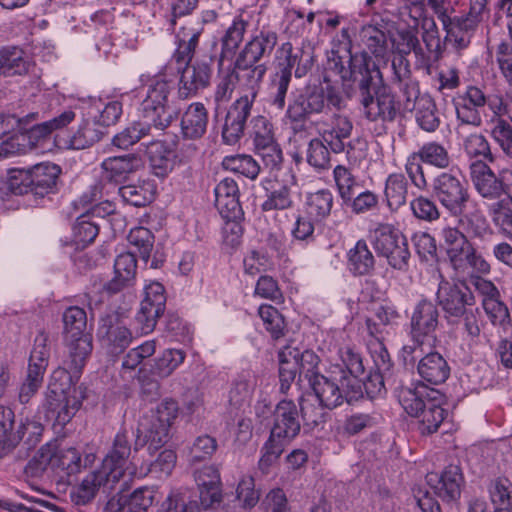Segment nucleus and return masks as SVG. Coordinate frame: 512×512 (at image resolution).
<instances>
[{
    "instance_id": "obj_1",
    "label": "nucleus",
    "mask_w": 512,
    "mask_h": 512,
    "mask_svg": "<svg viewBox=\"0 0 512 512\" xmlns=\"http://www.w3.org/2000/svg\"><path fill=\"white\" fill-rule=\"evenodd\" d=\"M276 72L272 77L271 104L278 110H283L286 105V94L294 75L301 78L312 67V56L301 47H293L290 42L282 43L276 51Z\"/></svg>"
},
{
    "instance_id": "obj_2",
    "label": "nucleus",
    "mask_w": 512,
    "mask_h": 512,
    "mask_svg": "<svg viewBox=\"0 0 512 512\" xmlns=\"http://www.w3.org/2000/svg\"><path fill=\"white\" fill-rule=\"evenodd\" d=\"M361 104L364 113L370 121L395 120L398 113L395 97L386 86H378L373 82V77L363 78L359 86Z\"/></svg>"
},
{
    "instance_id": "obj_3",
    "label": "nucleus",
    "mask_w": 512,
    "mask_h": 512,
    "mask_svg": "<svg viewBox=\"0 0 512 512\" xmlns=\"http://www.w3.org/2000/svg\"><path fill=\"white\" fill-rule=\"evenodd\" d=\"M96 338L107 353L119 355L132 343L133 333L126 317L117 312H110L100 316Z\"/></svg>"
},
{
    "instance_id": "obj_4",
    "label": "nucleus",
    "mask_w": 512,
    "mask_h": 512,
    "mask_svg": "<svg viewBox=\"0 0 512 512\" xmlns=\"http://www.w3.org/2000/svg\"><path fill=\"white\" fill-rule=\"evenodd\" d=\"M484 7L485 0H476L464 16L451 18L446 11L438 16L447 32V40L457 50L466 49L470 45L471 39L482 21L481 13Z\"/></svg>"
},
{
    "instance_id": "obj_5",
    "label": "nucleus",
    "mask_w": 512,
    "mask_h": 512,
    "mask_svg": "<svg viewBox=\"0 0 512 512\" xmlns=\"http://www.w3.org/2000/svg\"><path fill=\"white\" fill-rule=\"evenodd\" d=\"M171 85L164 79H156L148 86L146 97L142 101L144 118L153 123L158 130L167 128L174 119V112L168 108V95Z\"/></svg>"
},
{
    "instance_id": "obj_6",
    "label": "nucleus",
    "mask_w": 512,
    "mask_h": 512,
    "mask_svg": "<svg viewBox=\"0 0 512 512\" xmlns=\"http://www.w3.org/2000/svg\"><path fill=\"white\" fill-rule=\"evenodd\" d=\"M433 191L438 201L452 215H461L470 200L467 185L451 173H441L434 180Z\"/></svg>"
},
{
    "instance_id": "obj_7",
    "label": "nucleus",
    "mask_w": 512,
    "mask_h": 512,
    "mask_svg": "<svg viewBox=\"0 0 512 512\" xmlns=\"http://www.w3.org/2000/svg\"><path fill=\"white\" fill-rule=\"evenodd\" d=\"M325 108L324 93L300 94L289 103L283 122L293 133L303 132L307 129L310 117L324 112Z\"/></svg>"
},
{
    "instance_id": "obj_8",
    "label": "nucleus",
    "mask_w": 512,
    "mask_h": 512,
    "mask_svg": "<svg viewBox=\"0 0 512 512\" xmlns=\"http://www.w3.org/2000/svg\"><path fill=\"white\" fill-rule=\"evenodd\" d=\"M437 300L447 318H460L475 303L474 296L464 283L442 280L437 290Z\"/></svg>"
},
{
    "instance_id": "obj_9",
    "label": "nucleus",
    "mask_w": 512,
    "mask_h": 512,
    "mask_svg": "<svg viewBox=\"0 0 512 512\" xmlns=\"http://www.w3.org/2000/svg\"><path fill=\"white\" fill-rule=\"evenodd\" d=\"M300 429L296 404L292 400L280 401L273 412V425L269 438L287 445L299 434Z\"/></svg>"
},
{
    "instance_id": "obj_10",
    "label": "nucleus",
    "mask_w": 512,
    "mask_h": 512,
    "mask_svg": "<svg viewBox=\"0 0 512 512\" xmlns=\"http://www.w3.org/2000/svg\"><path fill=\"white\" fill-rule=\"evenodd\" d=\"M439 313L437 307L430 301H420L413 310L411 316V337L419 345L435 342V332L438 327Z\"/></svg>"
},
{
    "instance_id": "obj_11",
    "label": "nucleus",
    "mask_w": 512,
    "mask_h": 512,
    "mask_svg": "<svg viewBox=\"0 0 512 512\" xmlns=\"http://www.w3.org/2000/svg\"><path fill=\"white\" fill-rule=\"evenodd\" d=\"M178 405L172 399L162 401L153 414V422L148 430L147 450L152 456L168 440L169 429L178 415Z\"/></svg>"
},
{
    "instance_id": "obj_12",
    "label": "nucleus",
    "mask_w": 512,
    "mask_h": 512,
    "mask_svg": "<svg viewBox=\"0 0 512 512\" xmlns=\"http://www.w3.org/2000/svg\"><path fill=\"white\" fill-rule=\"evenodd\" d=\"M234 76L236 77L240 99L249 100L255 102L261 83L268 70L266 64H255L235 58L233 67H230Z\"/></svg>"
},
{
    "instance_id": "obj_13",
    "label": "nucleus",
    "mask_w": 512,
    "mask_h": 512,
    "mask_svg": "<svg viewBox=\"0 0 512 512\" xmlns=\"http://www.w3.org/2000/svg\"><path fill=\"white\" fill-rule=\"evenodd\" d=\"M487 101L488 97L482 89L474 85L468 86L454 102L457 120L463 125L479 127L482 124L481 112Z\"/></svg>"
},
{
    "instance_id": "obj_14",
    "label": "nucleus",
    "mask_w": 512,
    "mask_h": 512,
    "mask_svg": "<svg viewBox=\"0 0 512 512\" xmlns=\"http://www.w3.org/2000/svg\"><path fill=\"white\" fill-rule=\"evenodd\" d=\"M471 180L476 191L484 199V204L504 196L503 172L498 178L486 162H472Z\"/></svg>"
},
{
    "instance_id": "obj_15",
    "label": "nucleus",
    "mask_w": 512,
    "mask_h": 512,
    "mask_svg": "<svg viewBox=\"0 0 512 512\" xmlns=\"http://www.w3.org/2000/svg\"><path fill=\"white\" fill-rule=\"evenodd\" d=\"M426 481L439 498L446 502H453L461 495L464 479L461 469L457 465H449L440 475L428 473Z\"/></svg>"
},
{
    "instance_id": "obj_16",
    "label": "nucleus",
    "mask_w": 512,
    "mask_h": 512,
    "mask_svg": "<svg viewBox=\"0 0 512 512\" xmlns=\"http://www.w3.org/2000/svg\"><path fill=\"white\" fill-rule=\"evenodd\" d=\"M254 102L237 98L230 106L222 128V138L232 145L244 135L246 122L251 115Z\"/></svg>"
},
{
    "instance_id": "obj_17",
    "label": "nucleus",
    "mask_w": 512,
    "mask_h": 512,
    "mask_svg": "<svg viewBox=\"0 0 512 512\" xmlns=\"http://www.w3.org/2000/svg\"><path fill=\"white\" fill-rule=\"evenodd\" d=\"M14 413L10 408L0 407V444L2 447H9L13 449L19 441L23 438L26 432L30 435L39 436L42 432V426L35 421L26 420L22 423L19 430L14 432ZM29 442L33 441V437L27 438Z\"/></svg>"
},
{
    "instance_id": "obj_18",
    "label": "nucleus",
    "mask_w": 512,
    "mask_h": 512,
    "mask_svg": "<svg viewBox=\"0 0 512 512\" xmlns=\"http://www.w3.org/2000/svg\"><path fill=\"white\" fill-rule=\"evenodd\" d=\"M155 491L150 487H140L130 494H117L108 500L104 512H147L152 506Z\"/></svg>"
},
{
    "instance_id": "obj_19",
    "label": "nucleus",
    "mask_w": 512,
    "mask_h": 512,
    "mask_svg": "<svg viewBox=\"0 0 512 512\" xmlns=\"http://www.w3.org/2000/svg\"><path fill=\"white\" fill-rule=\"evenodd\" d=\"M347 60L336 52H332V56L328 59V69L335 72L343 81L352 80L360 82L363 78H368L371 72L363 55H351L347 52Z\"/></svg>"
},
{
    "instance_id": "obj_20",
    "label": "nucleus",
    "mask_w": 512,
    "mask_h": 512,
    "mask_svg": "<svg viewBox=\"0 0 512 512\" xmlns=\"http://www.w3.org/2000/svg\"><path fill=\"white\" fill-rule=\"evenodd\" d=\"M131 451V441L127 431H119L114 437L110 451L102 461L103 467L112 472V479H121L124 476Z\"/></svg>"
},
{
    "instance_id": "obj_21",
    "label": "nucleus",
    "mask_w": 512,
    "mask_h": 512,
    "mask_svg": "<svg viewBox=\"0 0 512 512\" xmlns=\"http://www.w3.org/2000/svg\"><path fill=\"white\" fill-rule=\"evenodd\" d=\"M277 42L276 32L261 30L243 46L236 57L255 64H264L261 61L270 57Z\"/></svg>"
},
{
    "instance_id": "obj_22",
    "label": "nucleus",
    "mask_w": 512,
    "mask_h": 512,
    "mask_svg": "<svg viewBox=\"0 0 512 512\" xmlns=\"http://www.w3.org/2000/svg\"><path fill=\"white\" fill-rule=\"evenodd\" d=\"M318 126L333 152L337 153L344 149L342 139L347 138L352 130V123L347 116L339 112L332 113L318 122Z\"/></svg>"
},
{
    "instance_id": "obj_23",
    "label": "nucleus",
    "mask_w": 512,
    "mask_h": 512,
    "mask_svg": "<svg viewBox=\"0 0 512 512\" xmlns=\"http://www.w3.org/2000/svg\"><path fill=\"white\" fill-rule=\"evenodd\" d=\"M112 472L106 470L103 465L101 468L90 472L78 485L75 492L77 504L85 505L92 501L101 487L112 489L120 479H112Z\"/></svg>"
},
{
    "instance_id": "obj_24",
    "label": "nucleus",
    "mask_w": 512,
    "mask_h": 512,
    "mask_svg": "<svg viewBox=\"0 0 512 512\" xmlns=\"http://www.w3.org/2000/svg\"><path fill=\"white\" fill-rule=\"evenodd\" d=\"M211 77L210 65L201 62L186 65L181 72L179 82V95L188 98L195 95L200 89L208 86Z\"/></svg>"
},
{
    "instance_id": "obj_25",
    "label": "nucleus",
    "mask_w": 512,
    "mask_h": 512,
    "mask_svg": "<svg viewBox=\"0 0 512 512\" xmlns=\"http://www.w3.org/2000/svg\"><path fill=\"white\" fill-rule=\"evenodd\" d=\"M60 394L61 396L58 393H52L48 387L45 405L59 423L66 424L80 408L82 396L81 393L68 395L60 392Z\"/></svg>"
},
{
    "instance_id": "obj_26",
    "label": "nucleus",
    "mask_w": 512,
    "mask_h": 512,
    "mask_svg": "<svg viewBox=\"0 0 512 512\" xmlns=\"http://www.w3.org/2000/svg\"><path fill=\"white\" fill-rule=\"evenodd\" d=\"M417 372L423 381L439 385L448 379L450 367L440 353L429 352L419 359Z\"/></svg>"
},
{
    "instance_id": "obj_27",
    "label": "nucleus",
    "mask_w": 512,
    "mask_h": 512,
    "mask_svg": "<svg viewBox=\"0 0 512 512\" xmlns=\"http://www.w3.org/2000/svg\"><path fill=\"white\" fill-rule=\"evenodd\" d=\"M238 186L232 179L222 180L215 188V205L223 218H238L241 206L238 198Z\"/></svg>"
},
{
    "instance_id": "obj_28",
    "label": "nucleus",
    "mask_w": 512,
    "mask_h": 512,
    "mask_svg": "<svg viewBox=\"0 0 512 512\" xmlns=\"http://www.w3.org/2000/svg\"><path fill=\"white\" fill-rule=\"evenodd\" d=\"M208 112L200 102L190 104L181 117V133L187 139L201 138L207 129Z\"/></svg>"
},
{
    "instance_id": "obj_29",
    "label": "nucleus",
    "mask_w": 512,
    "mask_h": 512,
    "mask_svg": "<svg viewBox=\"0 0 512 512\" xmlns=\"http://www.w3.org/2000/svg\"><path fill=\"white\" fill-rule=\"evenodd\" d=\"M65 343L67 348L65 365L74 374L80 375L93 349L92 337L90 334H85L65 338Z\"/></svg>"
},
{
    "instance_id": "obj_30",
    "label": "nucleus",
    "mask_w": 512,
    "mask_h": 512,
    "mask_svg": "<svg viewBox=\"0 0 512 512\" xmlns=\"http://www.w3.org/2000/svg\"><path fill=\"white\" fill-rule=\"evenodd\" d=\"M137 261L135 255L130 252L117 256L114 263L115 277L104 288L109 293H117L129 285L135 278Z\"/></svg>"
},
{
    "instance_id": "obj_31",
    "label": "nucleus",
    "mask_w": 512,
    "mask_h": 512,
    "mask_svg": "<svg viewBox=\"0 0 512 512\" xmlns=\"http://www.w3.org/2000/svg\"><path fill=\"white\" fill-rule=\"evenodd\" d=\"M309 384L316 400L327 409H334L343 404L340 385L335 381L320 375L313 377Z\"/></svg>"
},
{
    "instance_id": "obj_32",
    "label": "nucleus",
    "mask_w": 512,
    "mask_h": 512,
    "mask_svg": "<svg viewBox=\"0 0 512 512\" xmlns=\"http://www.w3.org/2000/svg\"><path fill=\"white\" fill-rule=\"evenodd\" d=\"M33 193L44 196L56 186L61 168L54 162H39L32 167Z\"/></svg>"
},
{
    "instance_id": "obj_33",
    "label": "nucleus",
    "mask_w": 512,
    "mask_h": 512,
    "mask_svg": "<svg viewBox=\"0 0 512 512\" xmlns=\"http://www.w3.org/2000/svg\"><path fill=\"white\" fill-rule=\"evenodd\" d=\"M441 236L447 248V254L453 268H462L463 262L461 257L463 251L469 248L471 244L463 231L458 230L456 227L446 226L441 230Z\"/></svg>"
},
{
    "instance_id": "obj_34",
    "label": "nucleus",
    "mask_w": 512,
    "mask_h": 512,
    "mask_svg": "<svg viewBox=\"0 0 512 512\" xmlns=\"http://www.w3.org/2000/svg\"><path fill=\"white\" fill-rule=\"evenodd\" d=\"M28 71V62L22 49L5 47L0 50V76L23 75Z\"/></svg>"
},
{
    "instance_id": "obj_35",
    "label": "nucleus",
    "mask_w": 512,
    "mask_h": 512,
    "mask_svg": "<svg viewBox=\"0 0 512 512\" xmlns=\"http://www.w3.org/2000/svg\"><path fill=\"white\" fill-rule=\"evenodd\" d=\"M447 416V411L436 401L429 398L425 409L419 414L418 430L422 435H431L438 431Z\"/></svg>"
},
{
    "instance_id": "obj_36",
    "label": "nucleus",
    "mask_w": 512,
    "mask_h": 512,
    "mask_svg": "<svg viewBox=\"0 0 512 512\" xmlns=\"http://www.w3.org/2000/svg\"><path fill=\"white\" fill-rule=\"evenodd\" d=\"M348 265L354 275H368L375 265V259L364 240H359L348 253Z\"/></svg>"
},
{
    "instance_id": "obj_37",
    "label": "nucleus",
    "mask_w": 512,
    "mask_h": 512,
    "mask_svg": "<svg viewBox=\"0 0 512 512\" xmlns=\"http://www.w3.org/2000/svg\"><path fill=\"white\" fill-rule=\"evenodd\" d=\"M359 38L376 57H384L388 50V37L382 27L367 24L361 27Z\"/></svg>"
},
{
    "instance_id": "obj_38",
    "label": "nucleus",
    "mask_w": 512,
    "mask_h": 512,
    "mask_svg": "<svg viewBox=\"0 0 512 512\" xmlns=\"http://www.w3.org/2000/svg\"><path fill=\"white\" fill-rule=\"evenodd\" d=\"M415 111V119L418 125L427 132H434L440 125V119L437 114V107L434 100L427 94H423L413 105Z\"/></svg>"
},
{
    "instance_id": "obj_39",
    "label": "nucleus",
    "mask_w": 512,
    "mask_h": 512,
    "mask_svg": "<svg viewBox=\"0 0 512 512\" xmlns=\"http://www.w3.org/2000/svg\"><path fill=\"white\" fill-rule=\"evenodd\" d=\"M305 204L310 217L316 221L323 220L331 213L333 194L328 189L309 193L306 197Z\"/></svg>"
},
{
    "instance_id": "obj_40",
    "label": "nucleus",
    "mask_w": 512,
    "mask_h": 512,
    "mask_svg": "<svg viewBox=\"0 0 512 512\" xmlns=\"http://www.w3.org/2000/svg\"><path fill=\"white\" fill-rule=\"evenodd\" d=\"M458 220L464 234L470 238H484L486 235L491 234L489 224L484 215L479 211L475 210L468 213H462L459 215Z\"/></svg>"
},
{
    "instance_id": "obj_41",
    "label": "nucleus",
    "mask_w": 512,
    "mask_h": 512,
    "mask_svg": "<svg viewBox=\"0 0 512 512\" xmlns=\"http://www.w3.org/2000/svg\"><path fill=\"white\" fill-rule=\"evenodd\" d=\"M387 205L391 210H397L406 203L407 183L401 174L388 177L385 187Z\"/></svg>"
},
{
    "instance_id": "obj_42",
    "label": "nucleus",
    "mask_w": 512,
    "mask_h": 512,
    "mask_svg": "<svg viewBox=\"0 0 512 512\" xmlns=\"http://www.w3.org/2000/svg\"><path fill=\"white\" fill-rule=\"evenodd\" d=\"M284 350L287 351L288 356L293 359L295 366L299 368L300 374H303L309 383L313 377L321 375L317 371L320 360L313 351L305 350L299 353L297 349L286 348Z\"/></svg>"
},
{
    "instance_id": "obj_43",
    "label": "nucleus",
    "mask_w": 512,
    "mask_h": 512,
    "mask_svg": "<svg viewBox=\"0 0 512 512\" xmlns=\"http://www.w3.org/2000/svg\"><path fill=\"white\" fill-rule=\"evenodd\" d=\"M64 337H76L87 334V315L84 309L78 306L67 308L63 314Z\"/></svg>"
},
{
    "instance_id": "obj_44",
    "label": "nucleus",
    "mask_w": 512,
    "mask_h": 512,
    "mask_svg": "<svg viewBox=\"0 0 512 512\" xmlns=\"http://www.w3.org/2000/svg\"><path fill=\"white\" fill-rule=\"evenodd\" d=\"M404 239L392 226L382 224L375 230L374 247L379 254L387 257Z\"/></svg>"
},
{
    "instance_id": "obj_45",
    "label": "nucleus",
    "mask_w": 512,
    "mask_h": 512,
    "mask_svg": "<svg viewBox=\"0 0 512 512\" xmlns=\"http://www.w3.org/2000/svg\"><path fill=\"white\" fill-rule=\"evenodd\" d=\"M482 306L493 325L507 330L511 326V317L507 306L500 301L499 296L483 298Z\"/></svg>"
},
{
    "instance_id": "obj_46",
    "label": "nucleus",
    "mask_w": 512,
    "mask_h": 512,
    "mask_svg": "<svg viewBox=\"0 0 512 512\" xmlns=\"http://www.w3.org/2000/svg\"><path fill=\"white\" fill-rule=\"evenodd\" d=\"M184 359L185 353L182 350L167 349L155 360L152 372L158 377L166 378L183 363Z\"/></svg>"
},
{
    "instance_id": "obj_47",
    "label": "nucleus",
    "mask_w": 512,
    "mask_h": 512,
    "mask_svg": "<svg viewBox=\"0 0 512 512\" xmlns=\"http://www.w3.org/2000/svg\"><path fill=\"white\" fill-rule=\"evenodd\" d=\"M165 307L154 305V303L142 300L140 308L136 314V322L143 334L152 332L157 324L159 317L164 313Z\"/></svg>"
},
{
    "instance_id": "obj_48",
    "label": "nucleus",
    "mask_w": 512,
    "mask_h": 512,
    "mask_svg": "<svg viewBox=\"0 0 512 512\" xmlns=\"http://www.w3.org/2000/svg\"><path fill=\"white\" fill-rule=\"evenodd\" d=\"M217 440L208 435L203 434L195 438L189 449V460L192 463H199L210 459L217 451Z\"/></svg>"
},
{
    "instance_id": "obj_49",
    "label": "nucleus",
    "mask_w": 512,
    "mask_h": 512,
    "mask_svg": "<svg viewBox=\"0 0 512 512\" xmlns=\"http://www.w3.org/2000/svg\"><path fill=\"white\" fill-rule=\"evenodd\" d=\"M79 376L74 374L67 366L66 368L59 367L53 371L48 387L52 393H58L60 396V391L61 393H68V395L80 393L73 382V378L78 379Z\"/></svg>"
},
{
    "instance_id": "obj_50",
    "label": "nucleus",
    "mask_w": 512,
    "mask_h": 512,
    "mask_svg": "<svg viewBox=\"0 0 512 512\" xmlns=\"http://www.w3.org/2000/svg\"><path fill=\"white\" fill-rule=\"evenodd\" d=\"M155 352L156 343L153 340L146 341L140 346L132 348L123 358V373L134 371L138 366H140L143 363L145 359L154 355Z\"/></svg>"
},
{
    "instance_id": "obj_51",
    "label": "nucleus",
    "mask_w": 512,
    "mask_h": 512,
    "mask_svg": "<svg viewBox=\"0 0 512 512\" xmlns=\"http://www.w3.org/2000/svg\"><path fill=\"white\" fill-rule=\"evenodd\" d=\"M103 132L96 128L95 123L85 122L71 137L66 148L80 150L85 149L99 141Z\"/></svg>"
},
{
    "instance_id": "obj_52",
    "label": "nucleus",
    "mask_w": 512,
    "mask_h": 512,
    "mask_svg": "<svg viewBox=\"0 0 512 512\" xmlns=\"http://www.w3.org/2000/svg\"><path fill=\"white\" fill-rule=\"evenodd\" d=\"M258 314L265 329L271 334L272 338L279 339L284 336V319L276 308L264 304L259 307Z\"/></svg>"
},
{
    "instance_id": "obj_53",
    "label": "nucleus",
    "mask_w": 512,
    "mask_h": 512,
    "mask_svg": "<svg viewBox=\"0 0 512 512\" xmlns=\"http://www.w3.org/2000/svg\"><path fill=\"white\" fill-rule=\"evenodd\" d=\"M486 207L493 223L501 230L511 222L512 202L510 199L502 196L490 203H486Z\"/></svg>"
},
{
    "instance_id": "obj_54",
    "label": "nucleus",
    "mask_w": 512,
    "mask_h": 512,
    "mask_svg": "<svg viewBox=\"0 0 512 512\" xmlns=\"http://www.w3.org/2000/svg\"><path fill=\"white\" fill-rule=\"evenodd\" d=\"M128 242L136 247L143 260L147 261L153 248L154 236L145 227H135L128 234Z\"/></svg>"
},
{
    "instance_id": "obj_55",
    "label": "nucleus",
    "mask_w": 512,
    "mask_h": 512,
    "mask_svg": "<svg viewBox=\"0 0 512 512\" xmlns=\"http://www.w3.org/2000/svg\"><path fill=\"white\" fill-rule=\"evenodd\" d=\"M237 85L238 83L236 77L234 76V72H232L230 67L226 69H220L218 83L214 93V100L217 103L228 102L231 99Z\"/></svg>"
},
{
    "instance_id": "obj_56",
    "label": "nucleus",
    "mask_w": 512,
    "mask_h": 512,
    "mask_svg": "<svg viewBox=\"0 0 512 512\" xmlns=\"http://www.w3.org/2000/svg\"><path fill=\"white\" fill-rule=\"evenodd\" d=\"M236 499L244 508L254 507L259 499L260 493L255 489L254 478L250 475H243L236 487Z\"/></svg>"
},
{
    "instance_id": "obj_57",
    "label": "nucleus",
    "mask_w": 512,
    "mask_h": 512,
    "mask_svg": "<svg viewBox=\"0 0 512 512\" xmlns=\"http://www.w3.org/2000/svg\"><path fill=\"white\" fill-rule=\"evenodd\" d=\"M399 402L403 409L411 416L418 417L425 409L429 398H423L419 391L402 388L398 394Z\"/></svg>"
},
{
    "instance_id": "obj_58",
    "label": "nucleus",
    "mask_w": 512,
    "mask_h": 512,
    "mask_svg": "<svg viewBox=\"0 0 512 512\" xmlns=\"http://www.w3.org/2000/svg\"><path fill=\"white\" fill-rule=\"evenodd\" d=\"M327 407L320 402L316 404L310 398H301L300 410L305 425L315 427L325 422Z\"/></svg>"
},
{
    "instance_id": "obj_59",
    "label": "nucleus",
    "mask_w": 512,
    "mask_h": 512,
    "mask_svg": "<svg viewBox=\"0 0 512 512\" xmlns=\"http://www.w3.org/2000/svg\"><path fill=\"white\" fill-rule=\"evenodd\" d=\"M294 206V201L291 197L290 189L287 186H282L279 189L271 191L266 200L262 203L261 208L265 212L273 210H288Z\"/></svg>"
},
{
    "instance_id": "obj_60",
    "label": "nucleus",
    "mask_w": 512,
    "mask_h": 512,
    "mask_svg": "<svg viewBox=\"0 0 512 512\" xmlns=\"http://www.w3.org/2000/svg\"><path fill=\"white\" fill-rule=\"evenodd\" d=\"M413 215L422 221L432 222L439 219L440 211L436 203L428 197L419 196L410 202Z\"/></svg>"
},
{
    "instance_id": "obj_61",
    "label": "nucleus",
    "mask_w": 512,
    "mask_h": 512,
    "mask_svg": "<svg viewBox=\"0 0 512 512\" xmlns=\"http://www.w3.org/2000/svg\"><path fill=\"white\" fill-rule=\"evenodd\" d=\"M122 198L129 204L142 207L152 202L154 193L145 186L126 185L120 188Z\"/></svg>"
},
{
    "instance_id": "obj_62",
    "label": "nucleus",
    "mask_w": 512,
    "mask_h": 512,
    "mask_svg": "<svg viewBox=\"0 0 512 512\" xmlns=\"http://www.w3.org/2000/svg\"><path fill=\"white\" fill-rule=\"evenodd\" d=\"M393 48L401 55H408L412 51L416 54L421 50L417 33L412 29H403L397 32L392 40Z\"/></svg>"
},
{
    "instance_id": "obj_63",
    "label": "nucleus",
    "mask_w": 512,
    "mask_h": 512,
    "mask_svg": "<svg viewBox=\"0 0 512 512\" xmlns=\"http://www.w3.org/2000/svg\"><path fill=\"white\" fill-rule=\"evenodd\" d=\"M9 190L17 195L33 192L32 170L14 169L11 170L8 179Z\"/></svg>"
},
{
    "instance_id": "obj_64",
    "label": "nucleus",
    "mask_w": 512,
    "mask_h": 512,
    "mask_svg": "<svg viewBox=\"0 0 512 512\" xmlns=\"http://www.w3.org/2000/svg\"><path fill=\"white\" fill-rule=\"evenodd\" d=\"M492 135L505 155L512 158V127L502 118H497L492 128Z\"/></svg>"
}]
</instances>
